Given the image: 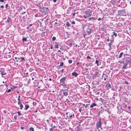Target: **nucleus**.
Listing matches in <instances>:
<instances>
[{"label": "nucleus", "instance_id": "36", "mask_svg": "<svg viewBox=\"0 0 131 131\" xmlns=\"http://www.w3.org/2000/svg\"><path fill=\"white\" fill-rule=\"evenodd\" d=\"M11 89H8V90L7 91V93H9V92H10L11 91Z\"/></svg>", "mask_w": 131, "mask_h": 131}, {"label": "nucleus", "instance_id": "59", "mask_svg": "<svg viewBox=\"0 0 131 131\" xmlns=\"http://www.w3.org/2000/svg\"><path fill=\"white\" fill-rule=\"evenodd\" d=\"M109 46H111V43H109Z\"/></svg>", "mask_w": 131, "mask_h": 131}, {"label": "nucleus", "instance_id": "24", "mask_svg": "<svg viewBox=\"0 0 131 131\" xmlns=\"http://www.w3.org/2000/svg\"><path fill=\"white\" fill-rule=\"evenodd\" d=\"M25 109L26 110H27V109L29 107V106L28 105H25Z\"/></svg>", "mask_w": 131, "mask_h": 131}, {"label": "nucleus", "instance_id": "23", "mask_svg": "<svg viewBox=\"0 0 131 131\" xmlns=\"http://www.w3.org/2000/svg\"><path fill=\"white\" fill-rule=\"evenodd\" d=\"M30 131H34V128L32 127H30L29 128Z\"/></svg>", "mask_w": 131, "mask_h": 131}, {"label": "nucleus", "instance_id": "46", "mask_svg": "<svg viewBox=\"0 0 131 131\" xmlns=\"http://www.w3.org/2000/svg\"><path fill=\"white\" fill-rule=\"evenodd\" d=\"M8 4H7L5 5V8H7V6H8Z\"/></svg>", "mask_w": 131, "mask_h": 131}, {"label": "nucleus", "instance_id": "9", "mask_svg": "<svg viewBox=\"0 0 131 131\" xmlns=\"http://www.w3.org/2000/svg\"><path fill=\"white\" fill-rule=\"evenodd\" d=\"M108 75L105 74H103L102 76V79H104V80H105L108 77Z\"/></svg>", "mask_w": 131, "mask_h": 131}, {"label": "nucleus", "instance_id": "4", "mask_svg": "<svg viewBox=\"0 0 131 131\" xmlns=\"http://www.w3.org/2000/svg\"><path fill=\"white\" fill-rule=\"evenodd\" d=\"M125 9L119 10L118 11V14L119 15L125 16L126 15V13L125 11Z\"/></svg>", "mask_w": 131, "mask_h": 131}, {"label": "nucleus", "instance_id": "32", "mask_svg": "<svg viewBox=\"0 0 131 131\" xmlns=\"http://www.w3.org/2000/svg\"><path fill=\"white\" fill-rule=\"evenodd\" d=\"M33 105L34 106H36V103L35 102H33Z\"/></svg>", "mask_w": 131, "mask_h": 131}, {"label": "nucleus", "instance_id": "51", "mask_svg": "<svg viewBox=\"0 0 131 131\" xmlns=\"http://www.w3.org/2000/svg\"><path fill=\"white\" fill-rule=\"evenodd\" d=\"M4 0H0V2H4Z\"/></svg>", "mask_w": 131, "mask_h": 131}, {"label": "nucleus", "instance_id": "47", "mask_svg": "<svg viewBox=\"0 0 131 131\" xmlns=\"http://www.w3.org/2000/svg\"><path fill=\"white\" fill-rule=\"evenodd\" d=\"M93 18V17H91V18H89V20H91V19H92Z\"/></svg>", "mask_w": 131, "mask_h": 131}, {"label": "nucleus", "instance_id": "43", "mask_svg": "<svg viewBox=\"0 0 131 131\" xmlns=\"http://www.w3.org/2000/svg\"><path fill=\"white\" fill-rule=\"evenodd\" d=\"M20 128L22 130H23L24 129V127H20Z\"/></svg>", "mask_w": 131, "mask_h": 131}, {"label": "nucleus", "instance_id": "1", "mask_svg": "<svg viewBox=\"0 0 131 131\" xmlns=\"http://www.w3.org/2000/svg\"><path fill=\"white\" fill-rule=\"evenodd\" d=\"M123 69H126L127 68L131 67V59L129 57H127L125 62H123Z\"/></svg>", "mask_w": 131, "mask_h": 131}, {"label": "nucleus", "instance_id": "33", "mask_svg": "<svg viewBox=\"0 0 131 131\" xmlns=\"http://www.w3.org/2000/svg\"><path fill=\"white\" fill-rule=\"evenodd\" d=\"M17 113L18 114V115L19 116H20L21 115V113H20V111H18L17 112Z\"/></svg>", "mask_w": 131, "mask_h": 131}, {"label": "nucleus", "instance_id": "48", "mask_svg": "<svg viewBox=\"0 0 131 131\" xmlns=\"http://www.w3.org/2000/svg\"><path fill=\"white\" fill-rule=\"evenodd\" d=\"M54 124H53V123H52V124H51V126L52 127H53V126H54Z\"/></svg>", "mask_w": 131, "mask_h": 131}, {"label": "nucleus", "instance_id": "38", "mask_svg": "<svg viewBox=\"0 0 131 131\" xmlns=\"http://www.w3.org/2000/svg\"><path fill=\"white\" fill-rule=\"evenodd\" d=\"M18 104L19 105L21 104L20 101H18Z\"/></svg>", "mask_w": 131, "mask_h": 131}, {"label": "nucleus", "instance_id": "7", "mask_svg": "<svg viewBox=\"0 0 131 131\" xmlns=\"http://www.w3.org/2000/svg\"><path fill=\"white\" fill-rule=\"evenodd\" d=\"M67 78V77H65L61 79L60 80V83H63L66 80Z\"/></svg>", "mask_w": 131, "mask_h": 131}, {"label": "nucleus", "instance_id": "3", "mask_svg": "<svg viewBox=\"0 0 131 131\" xmlns=\"http://www.w3.org/2000/svg\"><path fill=\"white\" fill-rule=\"evenodd\" d=\"M101 118H100L99 120V121L97 122V124H96V129H98V130H100L101 129H102V128L101 127Z\"/></svg>", "mask_w": 131, "mask_h": 131}, {"label": "nucleus", "instance_id": "30", "mask_svg": "<svg viewBox=\"0 0 131 131\" xmlns=\"http://www.w3.org/2000/svg\"><path fill=\"white\" fill-rule=\"evenodd\" d=\"M56 39V38L55 37H53L52 38V40L53 41H55Z\"/></svg>", "mask_w": 131, "mask_h": 131}, {"label": "nucleus", "instance_id": "55", "mask_svg": "<svg viewBox=\"0 0 131 131\" xmlns=\"http://www.w3.org/2000/svg\"><path fill=\"white\" fill-rule=\"evenodd\" d=\"M28 74V72H27L26 73V76H27V75Z\"/></svg>", "mask_w": 131, "mask_h": 131}, {"label": "nucleus", "instance_id": "14", "mask_svg": "<svg viewBox=\"0 0 131 131\" xmlns=\"http://www.w3.org/2000/svg\"><path fill=\"white\" fill-rule=\"evenodd\" d=\"M87 58L88 59V61L89 62H91L92 59L89 56L87 57Z\"/></svg>", "mask_w": 131, "mask_h": 131}, {"label": "nucleus", "instance_id": "41", "mask_svg": "<svg viewBox=\"0 0 131 131\" xmlns=\"http://www.w3.org/2000/svg\"><path fill=\"white\" fill-rule=\"evenodd\" d=\"M72 43L69 44V46H70V47H71L72 46Z\"/></svg>", "mask_w": 131, "mask_h": 131}, {"label": "nucleus", "instance_id": "53", "mask_svg": "<svg viewBox=\"0 0 131 131\" xmlns=\"http://www.w3.org/2000/svg\"><path fill=\"white\" fill-rule=\"evenodd\" d=\"M79 111H80V112H81V109H79Z\"/></svg>", "mask_w": 131, "mask_h": 131}, {"label": "nucleus", "instance_id": "31", "mask_svg": "<svg viewBox=\"0 0 131 131\" xmlns=\"http://www.w3.org/2000/svg\"><path fill=\"white\" fill-rule=\"evenodd\" d=\"M120 51H116V53L115 54V55L116 54H117L118 55H119V52Z\"/></svg>", "mask_w": 131, "mask_h": 131}, {"label": "nucleus", "instance_id": "58", "mask_svg": "<svg viewBox=\"0 0 131 131\" xmlns=\"http://www.w3.org/2000/svg\"><path fill=\"white\" fill-rule=\"evenodd\" d=\"M15 59L16 60V59H18V58H17V57H15Z\"/></svg>", "mask_w": 131, "mask_h": 131}, {"label": "nucleus", "instance_id": "20", "mask_svg": "<svg viewBox=\"0 0 131 131\" xmlns=\"http://www.w3.org/2000/svg\"><path fill=\"white\" fill-rule=\"evenodd\" d=\"M16 88V87L15 86H14L13 85L11 84L10 85V88L11 89H15Z\"/></svg>", "mask_w": 131, "mask_h": 131}, {"label": "nucleus", "instance_id": "18", "mask_svg": "<svg viewBox=\"0 0 131 131\" xmlns=\"http://www.w3.org/2000/svg\"><path fill=\"white\" fill-rule=\"evenodd\" d=\"M55 127V125H54V126H53V127H52L50 128L49 130L50 131H53L54 129V128Z\"/></svg>", "mask_w": 131, "mask_h": 131}, {"label": "nucleus", "instance_id": "26", "mask_svg": "<svg viewBox=\"0 0 131 131\" xmlns=\"http://www.w3.org/2000/svg\"><path fill=\"white\" fill-rule=\"evenodd\" d=\"M18 101H21L20 96V95H19V96H18Z\"/></svg>", "mask_w": 131, "mask_h": 131}, {"label": "nucleus", "instance_id": "45", "mask_svg": "<svg viewBox=\"0 0 131 131\" xmlns=\"http://www.w3.org/2000/svg\"><path fill=\"white\" fill-rule=\"evenodd\" d=\"M101 19H102L101 18H99L98 19V20L99 21H100V20H101Z\"/></svg>", "mask_w": 131, "mask_h": 131}, {"label": "nucleus", "instance_id": "60", "mask_svg": "<svg viewBox=\"0 0 131 131\" xmlns=\"http://www.w3.org/2000/svg\"><path fill=\"white\" fill-rule=\"evenodd\" d=\"M64 70L63 69H62L61 70V71L62 72H63V71Z\"/></svg>", "mask_w": 131, "mask_h": 131}, {"label": "nucleus", "instance_id": "2", "mask_svg": "<svg viewBox=\"0 0 131 131\" xmlns=\"http://www.w3.org/2000/svg\"><path fill=\"white\" fill-rule=\"evenodd\" d=\"M115 5L116 6L115 7V8H116V9L119 10L122 8V5H121L119 0H115Z\"/></svg>", "mask_w": 131, "mask_h": 131}, {"label": "nucleus", "instance_id": "28", "mask_svg": "<svg viewBox=\"0 0 131 131\" xmlns=\"http://www.w3.org/2000/svg\"><path fill=\"white\" fill-rule=\"evenodd\" d=\"M20 105V109L21 110H22L23 109V105L22 104H21L20 105Z\"/></svg>", "mask_w": 131, "mask_h": 131}, {"label": "nucleus", "instance_id": "5", "mask_svg": "<svg viewBox=\"0 0 131 131\" xmlns=\"http://www.w3.org/2000/svg\"><path fill=\"white\" fill-rule=\"evenodd\" d=\"M25 60L24 58L20 57L18 58V59L16 60L17 62H23L25 61Z\"/></svg>", "mask_w": 131, "mask_h": 131}, {"label": "nucleus", "instance_id": "44", "mask_svg": "<svg viewBox=\"0 0 131 131\" xmlns=\"http://www.w3.org/2000/svg\"><path fill=\"white\" fill-rule=\"evenodd\" d=\"M76 13H73V16H75V14Z\"/></svg>", "mask_w": 131, "mask_h": 131}, {"label": "nucleus", "instance_id": "6", "mask_svg": "<svg viewBox=\"0 0 131 131\" xmlns=\"http://www.w3.org/2000/svg\"><path fill=\"white\" fill-rule=\"evenodd\" d=\"M124 53L123 52H121L119 55L117 54H116L115 56L116 58H121L123 55Z\"/></svg>", "mask_w": 131, "mask_h": 131}, {"label": "nucleus", "instance_id": "42", "mask_svg": "<svg viewBox=\"0 0 131 131\" xmlns=\"http://www.w3.org/2000/svg\"><path fill=\"white\" fill-rule=\"evenodd\" d=\"M69 117L70 118H71L72 117V114H71L70 115V114H69Z\"/></svg>", "mask_w": 131, "mask_h": 131}, {"label": "nucleus", "instance_id": "11", "mask_svg": "<svg viewBox=\"0 0 131 131\" xmlns=\"http://www.w3.org/2000/svg\"><path fill=\"white\" fill-rule=\"evenodd\" d=\"M101 62L99 60H96L95 63L97 64V66H98L100 64Z\"/></svg>", "mask_w": 131, "mask_h": 131}, {"label": "nucleus", "instance_id": "37", "mask_svg": "<svg viewBox=\"0 0 131 131\" xmlns=\"http://www.w3.org/2000/svg\"><path fill=\"white\" fill-rule=\"evenodd\" d=\"M125 83L126 84H128V83L127 81H125Z\"/></svg>", "mask_w": 131, "mask_h": 131}, {"label": "nucleus", "instance_id": "15", "mask_svg": "<svg viewBox=\"0 0 131 131\" xmlns=\"http://www.w3.org/2000/svg\"><path fill=\"white\" fill-rule=\"evenodd\" d=\"M73 76H74L75 77H76L78 75V74L75 72H74L72 73Z\"/></svg>", "mask_w": 131, "mask_h": 131}, {"label": "nucleus", "instance_id": "57", "mask_svg": "<svg viewBox=\"0 0 131 131\" xmlns=\"http://www.w3.org/2000/svg\"><path fill=\"white\" fill-rule=\"evenodd\" d=\"M51 80H52V79H51V78H49V80L50 81H51Z\"/></svg>", "mask_w": 131, "mask_h": 131}, {"label": "nucleus", "instance_id": "56", "mask_svg": "<svg viewBox=\"0 0 131 131\" xmlns=\"http://www.w3.org/2000/svg\"><path fill=\"white\" fill-rule=\"evenodd\" d=\"M50 49H53V46H52L51 47H50Z\"/></svg>", "mask_w": 131, "mask_h": 131}, {"label": "nucleus", "instance_id": "8", "mask_svg": "<svg viewBox=\"0 0 131 131\" xmlns=\"http://www.w3.org/2000/svg\"><path fill=\"white\" fill-rule=\"evenodd\" d=\"M91 14L92 13L91 12H88L86 13V16L87 17H89L91 16Z\"/></svg>", "mask_w": 131, "mask_h": 131}, {"label": "nucleus", "instance_id": "17", "mask_svg": "<svg viewBox=\"0 0 131 131\" xmlns=\"http://www.w3.org/2000/svg\"><path fill=\"white\" fill-rule=\"evenodd\" d=\"M96 106V104L95 103H93L90 106V107L91 108H93L94 106Z\"/></svg>", "mask_w": 131, "mask_h": 131}, {"label": "nucleus", "instance_id": "63", "mask_svg": "<svg viewBox=\"0 0 131 131\" xmlns=\"http://www.w3.org/2000/svg\"><path fill=\"white\" fill-rule=\"evenodd\" d=\"M60 51H60V50H59L58 51V52H60Z\"/></svg>", "mask_w": 131, "mask_h": 131}, {"label": "nucleus", "instance_id": "40", "mask_svg": "<svg viewBox=\"0 0 131 131\" xmlns=\"http://www.w3.org/2000/svg\"><path fill=\"white\" fill-rule=\"evenodd\" d=\"M71 23L73 24H75V23L74 21H73L71 22Z\"/></svg>", "mask_w": 131, "mask_h": 131}, {"label": "nucleus", "instance_id": "16", "mask_svg": "<svg viewBox=\"0 0 131 131\" xmlns=\"http://www.w3.org/2000/svg\"><path fill=\"white\" fill-rule=\"evenodd\" d=\"M1 74L2 75H5L6 74V73L5 72V71H1Z\"/></svg>", "mask_w": 131, "mask_h": 131}, {"label": "nucleus", "instance_id": "52", "mask_svg": "<svg viewBox=\"0 0 131 131\" xmlns=\"http://www.w3.org/2000/svg\"><path fill=\"white\" fill-rule=\"evenodd\" d=\"M125 108H127V105H125Z\"/></svg>", "mask_w": 131, "mask_h": 131}, {"label": "nucleus", "instance_id": "27", "mask_svg": "<svg viewBox=\"0 0 131 131\" xmlns=\"http://www.w3.org/2000/svg\"><path fill=\"white\" fill-rule=\"evenodd\" d=\"M66 25L67 26L69 27L70 26V24H69V22H67L66 23Z\"/></svg>", "mask_w": 131, "mask_h": 131}, {"label": "nucleus", "instance_id": "49", "mask_svg": "<svg viewBox=\"0 0 131 131\" xmlns=\"http://www.w3.org/2000/svg\"><path fill=\"white\" fill-rule=\"evenodd\" d=\"M57 0H53V2H54L55 3V2H56V1Z\"/></svg>", "mask_w": 131, "mask_h": 131}, {"label": "nucleus", "instance_id": "64", "mask_svg": "<svg viewBox=\"0 0 131 131\" xmlns=\"http://www.w3.org/2000/svg\"><path fill=\"white\" fill-rule=\"evenodd\" d=\"M129 3L131 5V1H129Z\"/></svg>", "mask_w": 131, "mask_h": 131}, {"label": "nucleus", "instance_id": "12", "mask_svg": "<svg viewBox=\"0 0 131 131\" xmlns=\"http://www.w3.org/2000/svg\"><path fill=\"white\" fill-rule=\"evenodd\" d=\"M11 18L10 17H8L7 20L6 21H5V23L6 24H8L11 21Z\"/></svg>", "mask_w": 131, "mask_h": 131}, {"label": "nucleus", "instance_id": "39", "mask_svg": "<svg viewBox=\"0 0 131 131\" xmlns=\"http://www.w3.org/2000/svg\"><path fill=\"white\" fill-rule=\"evenodd\" d=\"M119 125H118V127H117V130H118V131H119V130H120V129L119 128Z\"/></svg>", "mask_w": 131, "mask_h": 131}, {"label": "nucleus", "instance_id": "21", "mask_svg": "<svg viewBox=\"0 0 131 131\" xmlns=\"http://www.w3.org/2000/svg\"><path fill=\"white\" fill-rule=\"evenodd\" d=\"M63 94L64 95V96H67L68 95V93L67 92H64L63 93Z\"/></svg>", "mask_w": 131, "mask_h": 131}, {"label": "nucleus", "instance_id": "61", "mask_svg": "<svg viewBox=\"0 0 131 131\" xmlns=\"http://www.w3.org/2000/svg\"><path fill=\"white\" fill-rule=\"evenodd\" d=\"M117 36V34L115 33V37L116 36Z\"/></svg>", "mask_w": 131, "mask_h": 131}, {"label": "nucleus", "instance_id": "34", "mask_svg": "<svg viewBox=\"0 0 131 131\" xmlns=\"http://www.w3.org/2000/svg\"><path fill=\"white\" fill-rule=\"evenodd\" d=\"M69 63L70 64L72 62V61L71 60H69L68 61Z\"/></svg>", "mask_w": 131, "mask_h": 131}, {"label": "nucleus", "instance_id": "19", "mask_svg": "<svg viewBox=\"0 0 131 131\" xmlns=\"http://www.w3.org/2000/svg\"><path fill=\"white\" fill-rule=\"evenodd\" d=\"M76 131H80L81 130V128L80 127H79L78 126H77L76 128Z\"/></svg>", "mask_w": 131, "mask_h": 131}, {"label": "nucleus", "instance_id": "35", "mask_svg": "<svg viewBox=\"0 0 131 131\" xmlns=\"http://www.w3.org/2000/svg\"><path fill=\"white\" fill-rule=\"evenodd\" d=\"M5 87L4 89V90L5 89V88H6L7 87V85L6 84L5 85ZM3 90H1V92H3Z\"/></svg>", "mask_w": 131, "mask_h": 131}, {"label": "nucleus", "instance_id": "54", "mask_svg": "<svg viewBox=\"0 0 131 131\" xmlns=\"http://www.w3.org/2000/svg\"><path fill=\"white\" fill-rule=\"evenodd\" d=\"M128 109H130V106H128Z\"/></svg>", "mask_w": 131, "mask_h": 131}, {"label": "nucleus", "instance_id": "13", "mask_svg": "<svg viewBox=\"0 0 131 131\" xmlns=\"http://www.w3.org/2000/svg\"><path fill=\"white\" fill-rule=\"evenodd\" d=\"M59 45V44L58 43L56 42V43L54 45V47L56 48H58V46Z\"/></svg>", "mask_w": 131, "mask_h": 131}, {"label": "nucleus", "instance_id": "62", "mask_svg": "<svg viewBox=\"0 0 131 131\" xmlns=\"http://www.w3.org/2000/svg\"><path fill=\"white\" fill-rule=\"evenodd\" d=\"M35 113H37V110H36V111H35Z\"/></svg>", "mask_w": 131, "mask_h": 131}, {"label": "nucleus", "instance_id": "29", "mask_svg": "<svg viewBox=\"0 0 131 131\" xmlns=\"http://www.w3.org/2000/svg\"><path fill=\"white\" fill-rule=\"evenodd\" d=\"M63 62H60V66L62 67L63 66Z\"/></svg>", "mask_w": 131, "mask_h": 131}, {"label": "nucleus", "instance_id": "25", "mask_svg": "<svg viewBox=\"0 0 131 131\" xmlns=\"http://www.w3.org/2000/svg\"><path fill=\"white\" fill-rule=\"evenodd\" d=\"M27 38L25 37L23 38L22 39V40L23 41H27Z\"/></svg>", "mask_w": 131, "mask_h": 131}, {"label": "nucleus", "instance_id": "50", "mask_svg": "<svg viewBox=\"0 0 131 131\" xmlns=\"http://www.w3.org/2000/svg\"><path fill=\"white\" fill-rule=\"evenodd\" d=\"M4 7V6L3 5L1 6L0 7L1 8H3Z\"/></svg>", "mask_w": 131, "mask_h": 131}, {"label": "nucleus", "instance_id": "22", "mask_svg": "<svg viewBox=\"0 0 131 131\" xmlns=\"http://www.w3.org/2000/svg\"><path fill=\"white\" fill-rule=\"evenodd\" d=\"M99 73V72H96L94 74V76L95 77H96L97 76L98 74Z\"/></svg>", "mask_w": 131, "mask_h": 131}, {"label": "nucleus", "instance_id": "10", "mask_svg": "<svg viewBox=\"0 0 131 131\" xmlns=\"http://www.w3.org/2000/svg\"><path fill=\"white\" fill-rule=\"evenodd\" d=\"M87 31V33L86 34H88L89 35L90 34L91 32V29L90 28H88L86 30Z\"/></svg>", "mask_w": 131, "mask_h": 131}]
</instances>
